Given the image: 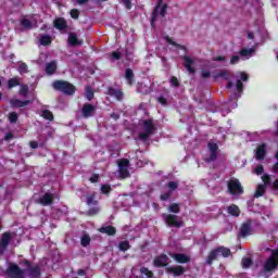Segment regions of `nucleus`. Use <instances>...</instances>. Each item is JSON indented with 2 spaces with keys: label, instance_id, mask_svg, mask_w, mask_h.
Instances as JSON below:
<instances>
[{
  "label": "nucleus",
  "instance_id": "nucleus-1",
  "mask_svg": "<svg viewBox=\"0 0 278 278\" xmlns=\"http://www.w3.org/2000/svg\"><path fill=\"white\" fill-rule=\"evenodd\" d=\"M155 123L153 119H143L139 124V138L140 140H149L156 131Z\"/></svg>",
  "mask_w": 278,
  "mask_h": 278
},
{
  "label": "nucleus",
  "instance_id": "nucleus-2",
  "mask_svg": "<svg viewBox=\"0 0 278 278\" xmlns=\"http://www.w3.org/2000/svg\"><path fill=\"white\" fill-rule=\"evenodd\" d=\"M240 79H237L235 85H233V83H228L226 86V88H228V90H230V92L232 94V99H238V97H240V94L242 92V81H249V75H247V73H244V72H241Z\"/></svg>",
  "mask_w": 278,
  "mask_h": 278
},
{
  "label": "nucleus",
  "instance_id": "nucleus-3",
  "mask_svg": "<svg viewBox=\"0 0 278 278\" xmlns=\"http://www.w3.org/2000/svg\"><path fill=\"white\" fill-rule=\"evenodd\" d=\"M54 90H59L64 94H75V86L73 84L65 81V80H55L52 84Z\"/></svg>",
  "mask_w": 278,
  "mask_h": 278
},
{
  "label": "nucleus",
  "instance_id": "nucleus-4",
  "mask_svg": "<svg viewBox=\"0 0 278 278\" xmlns=\"http://www.w3.org/2000/svg\"><path fill=\"white\" fill-rule=\"evenodd\" d=\"M231 255V251L227 248H218L215 251H212L207 257V264H212L214 260L217 257H229Z\"/></svg>",
  "mask_w": 278,
  "mask_h": 278
},
{
  "label": "nucleus",
  "instance_id": "nucleus-5",
  "mask_svg": "<svg viewBox=\"0 0 278 278\" xmlns=\"http://www.w3.org/2000/svg\"><path fill=\"white\" fill-rule=\"evenodd\" d=\"M164 0H159V3L155 8V10L152 13V25L153 23H155V21H157V17L161 16L162 18H164V16H166V10L168 8V5L163 4Z\"/></svg>",
  "mask_w": 278,
  "mask_h": 278
},
{
  "label": "nucleus",
  "instance_id": "nucleus-6",
  "mask_svg": "<svg viewBox=\"0 0 278 278\" xmlns=\"http://www.w3.org/2000/svg\"><path fill=\"white\" fill-rule=\"evenodd\" d=\"M14 238V233L12 232H4L0 238V255H3L5 253L8 247L10 245V242H12V239Z\"/></svg>",
  "mask_w": 278,
  "mask_h": 278
},
{
  "label": "nucleus",
  "instance_id": "nucleus-7",
  "mask_svg": "<svg viewBox=\"0 0 278 278\" xmlns=\"http://www.w3.org/2000/svg\"><path fill=\"white\" fill-rule=\"evenodd\" d=\"M278 266V250L271 252V256L265 262L264 269L267 271L275 270Z\"/></svg>",
  "mask_w": 278,
  "mask_h": 278
},
{
  "label": "nucleus",
  "instance_id": "nucleus-8",
  "mask_svg": "<svg viewBox=\"0 0 278 278\" xmlns=\"http://www.w3.org/2000/svg\"><path fill=\"white\" fill-rule=\"evenodd\" d=\"M163 218L169 227H184V222H181L177 215L163 214Z\"/></svg>",
  "mask_w": 278,
  "mask_h": 278
},
{
  "label": "nucleus",
  "instance_id": "nucleus-9",
  "mask_svg": "<svg viewBox=\"0 0 278 278\" xmlns=\"http://www.w3.org/2000/svg\"><path fill=\"white\" fill-rule=\"evenodd\" d=\"M7 275L10 278H25V270L20 269L16 264H12L7 269Z\"/></svg>",
  "mask_w": 278,
  "mask_h": 278
},
{
  "label": "nucleus",
  "instance_id": "nucleus-10",
  "mask_svg": "<svg viewBox=\"0 0 278 278\" xmlns=\"http://www.w3.org/2000/svg\"><path fill=\"white\" fill-rule=\"evenodd\" d=\"M228 190L230 194H242V192H244V190L242 189V185L240 184V180L236 178H232L228 182Z\"/></svg>",
  "mask_w": 278,
  "mask_h": 278
},
{
  "label": "nucleus",
  "instance_id": "nucleus-11",
  "mask_svg": "<svg viewBox=\"0 0 278 278\" xmlns=\"http://www.w3.org/2000/svg\"><path fill=\"white\" fill-rule=\"evenodd\" d=\"M262 180L264 181L265 185L257 186L256 191L254 193L255 199H260V197H264V193L266 192V186L270 184V176L263 175Z\"/></svg>",
  "mask_w": 278,
  "mask_h": 278
},
{
  "label": "nucleus",
  "instance_id": "nucleus-12",
  "mask_svg": "<svg viewBox=\"0 0 278 278\" xmlns=\"http://www.w3.org/2000/svg\"><path fill=\"white\" fill-rule=\"evenodd\" d=\"M84 118H90L97 114V108L90 103H85L81 109Z\"/></svg>",
  "mask_w": 278,
  "mask_h": 278
},
{
  "label": "nucleus",
  "instance_id": "nucleus-13",
  "mask_svg": "<svg viewBox=\"0 0 278 278\" xmlns=\"http://www.w3.org/2000/svg\"><path fill=\"white\" fill-rule=\"evenodd\" d=\"M118 166L121 177H123V179L129 177V161L127 159H123L118 162Z\"/></svg>",
  "mask_w": 278,
  "mask_h": 278
},
{
  "label": "nucleus",
  "instance_id": "nucleus-14",
  "mask_svg": "<svg viewBox=\"0 0 278 278\" xmlns=\"http://www.w3.org/2000/svg\"><path fill=\"white\" fill-rule=\"evenodd\" d=\"M170 257L175 260L178 264H188L190 263V256L182 253H173L170 254Z\"/></svg>",
  "mask_w": 278,
  "mask_h": 278
},
{
  "label": "nucleus",
  "instance_id": "nucleus-15",
  "mask_svg": "<svg viewBox=\"0 0 278 278\" xmlns=\"http://www.w3.org/2000/svg\"><path fill=\"white\" fill-rule=\"evenodd\" d=\"M166 270L167 273L174 275V277H181V275L186 273V268H184L182 266L167 267Z\"/></svg>",
  "mask_w": 278,
  "mask_h": 278
},
{
  "label": "nucleus",
  "instance_id": "nucleus-16",
  "mask_svg": "<svg viewBox=\"0 0 278 278\" xmlns=\"http://www.w3.org/2000/svg\"><path fill=\"white\" fill-rule=\"evenodd\" d=\"M38 203H40V205H51V203H53V194L52 193H46L42 197L39 198Z\"/></svg>",
  "mask_w": 278,
  "mask_h": 278
},
{
  "label": "nucleus",
  "instance_id": "nucleus-17",
  "mask_svg": "<svg viewBox=\"0 0 278 278\" xmlns=\"http://www.w3.org/2000/svg\"><path fill=\"white\" fill-rule=\"evenodd\" d=\"M68 45H71V47H79L83 45V41L77 38V34L71 33L68 35Z\"/></svg>",
  "mask_w": 278,
  "mask_h": 278
},
{
  "label": "nucleus",
  "instance_id": "nucleus-18",
  "mask_svg": "<svg viewBox=\"0 0 278 278\" xmlns=\"http://www.w3.org/2000/svg\"><path fill=\"white\" fill-rule=\"evenodd\" d=\"M265 155H266V144L258 146L255 152V159L264 160Z\"/></svg>",
  "mask_w": 278,
  "mask_h": 278
},
{
  "label": "nucleus",
  "instance_id": "nucleus-19",
  "mask_svg": "<svg viewBox=\"0 0 278 278\" xmlns=\"http://www.w3.org/2000/svg\"><path fill=\"white\" fill-rule=\"evenodd\" d=\"M12 108H25V105H29V103H31V101L29 100H25V101H21L18 99H12L10 101Z\"/></svg>",
  "mask_w": 278,
  "mask_h": 278
},
{
  "label": "nucleus",
  "instance_id": "nucleus-20",
  "mask_svg": "<svg viewBox=\"0 0 278 278\" xmlns=\"http://www.w3.org/2000/svg\"><path fill=\"white\" fill-rule=\"evenodd\" d=\"M154 266H168V256L161 255L154 260Z\"/></svg>",
  "mask_w": 278,
  "mask_h": 278
},
{
  "label": "nucleus",
  "instance_id": "nucleus-21",
  "mask_svg": "<svg viewBox=\"0 0 278 278\" xmlns=\"http://www.w3.org/2000/svg\"><path fill=\"white\" fill-rule=\"evenodd\" d=\"M208 150L211 151V156L207 162H214L216 160V151H218V146L216 143H208Z\"/></svg>",
  "mask_w": 278,
  "mask_h": 278
},
{
  "label": "nucleus",
  "instance_id": "nucleus-22",
  "mask_svg": "<svg viewBox=\"0 0 278 278\" xmlns=\"http://www.w3.org/2000/svg\"><path fill=\"white\" fill-rule=\"evenodd\" d=\"M55 71H58V63L55 61H52L46 65L47 75H53Z\"/></svg>",
  "mask_w": 278,
  "mask_h": 278
},
{
  "label": "nucleus",
  "instance_id": "nucleus-23",
  "mask_svg": "<svg viewBox=\"0 0 278 278\" xmlns=\"http://www.w3.org/2000/svg\"><path fill=\"white\" fill-rule=\"evenodd\" d=\"M192 64H194V60H192L190 56H185V66L188 73H194V68L192 67Z\"/></svg>",
  "mask_w": 278,
  "mask_h": 278
},
{
  "label": "nucleus",
  "instance_id": "nucleus-24",
  "mask_svg": "<svg viewBox=\"0 0 278 278\" xmlns=\"http://www.w3.org/2000/svg\"><path fill=\"white\" fill-rule=\"evenodd\" d=\"M54 27L56 29H66V20L59 17L54 21Z\"/></svg>",
  "mask_w": 278,
  "mask_h": 278
},
{
  "label": "nucleus",
  "instance_id": "nucleus-25",
  "mask_svg": "<svg viewBox=\"0 0 278 278\" xmlns=\"http://www.w3.org/2000/svg\"><path fill=\"white\" fill-rule=\"evenodd\" d=\"M101 233H106L108 236H114L116 233V228L112 226H105L100 228Z\"/></svg>",
  "mask_w": 278,
  "mask_h": 278
},
{
  "label": "nucleus",
  "instance_id": "nucleus-26",
  "mask_svg": "<svg viewBox=\"0 0 278 278\" xmlns=\"http://www.w3.org/2000/svg\"><path fill=\"white\" fill-rule=\"evenodd\" d=\"M21 25L23 26L24 29H31V27H34L35 23L31 22V20H29L27 17H23L21 20Z\"/></svg>",
  "mask_w": 278,
  "mask_h": 278
},
{
  "label": "nucleus",
  "instance_id": "nucleus-27",
  "mask_svg": "<svg viewBox=\"0 0 278 278\" xmlns=\"http://www.w3.org/2000/svg\"><path fill=\"white\" fill-rule=\"evenodd\" d=\"M28 277L29 278H38L40 277V267L36 266L30 269H28Z\"/></svg>",
  "mask_w": 278,
  "mask_h": 278
},
{
  "label": "nucleus",
  "instance_id": "nucleus-28",
  "mask_svg": "<svg viewBox=\"0 0 278 278\" xmlns=\"http://www.w3.org/2000/svg\"><path fill=\"white\" fill-rule=\"evenodd\" d=\"M241 236L243 238H247V236H251V225L249 224H243L241 226Z\"/></svg>",
  "mask_w": 278,
  "mask_h": 278
},
{
  "label": "nucleus",
  "instance_id": "nucleus-29",
  "mask_svg": "<svg viewBox=\"0 0 278 278\" xmlns=\"http://www.w3.org/2000/svg\"><path fill=\"white\" fill-rule=\"evenodd\" d=\"M254 53H255V49H253V48H250V49H242V50L240 51V55H241L242 58H247V59L251 58V55H253Z\"/></svg>",
  "mask_w": 278,
  "mask_h": 278
},
{
  "label": "nucleus",
  "instance_id": "nucleus-30",
  "mask_svg": "<svg viewBox=\"0 0 278 278\" xmlns=\"http://www.w3.org/2000/svg\"><path fill=\"white\" fill-rule=\"evenodd\" d=\"M125 78L127 80V84H129V86L134 84V71H131V68L126 70Z\"/></svg>",
  "mask_w": 278,
  "mask_h": 278
},
{
  "label": "nucleus",
  "instance_id": "nucleus-31",
  "mask_svg": "<svg viewBox=\"0 0 278 278\" xmlns=\"http://www.w3.org/2000/svg\"><path fill=\"white\" fill-rule=\"evenodd\" d=\"M227 211L231 216H240V208L233 204L228 206Z\"/></svg>",
  "mask_w": 278,
  "mask_h": 278
},
{
  "label": "nucleus",
  "instance_id": "nucleus-32",
  "mask_svg": "<svg viewBox=\"0 0 278 278\" xmlns=\"http://www.w3.org/2000/svg\"><path fill=\"white\" fill-rule=\"evenodd\" d=\"M214 79H229V72L223 71L214 76Z\"/></svg>",
  "mask_w": 278,
  "mask_h": 278
},
{
  "label": "nucleus",
  "instance_id": "nucleus-33",
  "mask_svg": "<svg viewBox=\"0 0 278 278\" xmlns=\"http://www.w3.org/2000/svg\"><path fill=\"white\" fill-rule=\"evenodd\" d=\"M168 212H170L172 214H179V212H180L179 204L174 203V204L169 205Z\"/></svg>",
  "mask_w": 278,
  "mask_h": 278
},
{
  "label": "nucleus",
  "instance_id": "nucleus-34",
  "mask_svg": "<svg viewBox=\"0 0 278 278\" xmlns=\"http://www.w3.org/2000/svg\"><path fill=\"white\" fill-rule=\"evenodd\" d=\"M40 45L47 46L51 42V37L49 35H42L39 39Z\"/></svg>",
  "mask_w": 278,
  "mask_h": 278
},
{
  "label": "nucleus",
  "instance_id": "nucleus-35",
  "mask_svg": "<svg viewBox=\"0 0 278 278\" xmlns=\"http://www.w3.org/2000/svg\"><path fill=\"white\" fill-rule=\"evenodd\" d=\"M17 71H18L20 75H25V73H27V64L20 62Z\"/></svg>",
  "mask_w": 278,
  "mask_h": 278
},
{
  "label": "nucleus",
  "instance_id": "nucleus-36",
  "mask_svg": "<svg viewBox=\"0 0 278 278\" xmlns=\"http://www.w3.org/2000/svg\"><path fill=\"white\" fill-rule=\"evenodd\" d=\"M41 116L46 118V121H53V113L49 110L42 111Z\"/></svg>",
  "mask_w": 278,
  "mask_h": 278
},
{
  "label": "nucleus",
  "instance_id": "nucleus-37",
  "mask_svg": "<svg viewBox=\"0 0 278 278\" xmlns=\"http://www.w3.org/2000/svg\"><path fill=\"white\" fill-rule=\"evenodd\" d=\"M110 93L117 99V101H123V93L121 90H111Z\"/></svg>",
  "mask_w": 278,
  "mask_h": 278
},
{
  "label": "nucleus",
  "instance_id": "nucleus-38",
  "mask_svg": "<svg viewBox=\"0 0 278 278\" xmlns=\"http://www.w3.org/2000/svg\"><path fill=\"white\" fill-rule=\"evenodd\" d=\"M28 93H29V87L27 85H22L20 88L21 97H27Z\"/></svg>",
  "mask_w": 278,
  "mask_h": 278
},
{
  "label": "nucleus",
  "instance_id": "nucleus-39",
  "mask_svg": "<svg viewBox=\"0 0 278 278\" xmlns=\"http://www.w3.org/2000/svg\"><path fill=\"white\" fill-rule=\"evenodd\" d=\"M119 251H129V241H122L118 244Z\"/></svg>",
  "mask_w": 278,
  "mask_h": 278
},
{
  "label": "nucleus",
  "instance_id": "nucleus-40",
  "mask_svg": "<svg viewBox=\"0 0 278 278\" xmlns=\"http://www.w3.org/2000/svg\"><path fill=\"white\" fill-rule=\"evenodd\" d=\"M18 78H11L8 83L9 88H16V86H18Z\"/></svg>",
  "mask_w": 278,
  "mask_h": 278
},
{
  "label": "nucleus",
  "instance_id": "nucleus-41",
  "mask_svg": "<svg viewBox=\"0 0 278 278\" xmlns=\"http://www.w3.org/2000/svg\"><path fill=\"white\" fill-rule=\"evenodd\" d=\"M178 186L179 184H177L176 181H169L167 184V188L169 189V192L177 190Z\"/></svg>",
  "mask_w": 278,
  "mask_h": 278
},
{
  "label": "nucleus",
  "instance_id": "nucleus-42",
  "mask_svg": "<svg viewBox=\"0 0 278 278\" xmlns=\"http://www.w3.org/2000/svg\"><path fill=\"white\" fill-rule=\"evenodd\" d=\"M140 273L141 275H146V277H153V271L149 270L147 267H141Z\"/></svg>",
  "mask_w": 278,
  "mask_h": 278
},
{
  "label": "nucleus",
  "instance_id": "nucleus-43",
  "mask_svg": "<svg viewBox=\"0 0 278 278\" xmlns=\"http://www.w3.org/2000/svg\"><path fill=\"white\" fill-rule=\"evenodd\" d=\"M88 244H90V236L84 235L81 237V245L83 247H88Z\"/></svg>",
  "mask_w": 278,
  "mask_h": 278
},
{
  "label": "nucleus",
  "instance_id": "nucleus-44",
  "mask_svg": "<svg viewBox=\"0 0 278 278\" xmlns=\"http://www.w3.org/2000/svg\"><path fill=\"white\" fill-rule=\"evenodd\" d=\"M94 193H92V194H89L88 197H87V204H89V205H97V200H94Z\"/></svg>",
  "mask_w": 278,
  "mask_h": 278
},
{
  "label": "nucleus",
  "instance_id": "nucleus-45",
  "mask_svg": "<svg viewBox=\"0 0 278 278\" xmlns=\"http://www.w3.org/2000/svg\"><path fill=\"white\" fill-rule=\"evenodd\" d=\"M86 97L88 101H92V99H94V93L92 92V89H90V87L86 88Z\"/></svg>",
  "mask_w": 278,
  "mask_h": 278
},
{
  "label": "nucleus",
  "instance_id": "nucleus-46",
  "mask_svg": "<svg viewBox=\"0 0 278 278\" xmlns=\"http://www.w3.org/2000/svg\"><path fill=\"white\" fill-rule=\"evenodd\" d=\"M112 191V187L110 185H102L101 186V192L102 194H108Z\"/></svg>",
  "mask_w": 278,
  "mask_h": 278
},
{
  "label": "nucleus",
  "instance_id": "nucleus-47",
  "mask_svg": "<svg viewBox=\"0 0 278 278\" xmlns=\"http://www.w3.org/2000/svg\"><path fill=\"white\" fill-rule=\"evenodd\" d=\"M251 264H253V261H251L250 257H244V258L242 260V266H243V268H249V266H251Z\"/></svg>",
  "mask_w": 278,
  "mask_h": 278
},
{
  "label": "nucleus",
  "instance_id": "nucleus-48",
  "mask_svg": "<svg viewBox=\"0 0 278 278\" xmlns=\"http://www.w3.org/2000/svg\"><path fill=\"white\" fill-rule=\"evenodd\" d=\"M9 121L10 123H16V121H18V115L16 114V112H12L9 114Z\"/></svg>",
  "mask_w": 278,
  "mask_h": 278
},
{
  "label": "nucleus",
  "instance_id": "nucleus-49",
  "mask_svg": "<svg viewBox=\"0 0 278 278\" xmlns=\"http://www.w3.org/2000/svg\"><path fill=\"white\" fill-rule=\"evenodd\" d=\"M70 14H71L72 18H75V20L79 18V10H77V9H73L70 12Z\"/></svg>",
  "mask_w": 278,
  "mask_h": 278
},
{
  "label": "nucleus",
  "instance_id": "nucleus-50",
  "mask_svg": "<svg viewBox=\"0 0 278 278\" xmlns=\"http://www.w3.org/2000/svg\"><path fill=\"white\" fill-rule=\"evenodd\" d=\"M121 3L127 8V10H131V0H119Z\"/></svg>",
  "mask_w": 278,
  "mask_h": 278
},
{
  "label": "nucleus",
  "instance_id": "nucleus-51",
  "mask_svg": "<svg viewBox=\"0 0 278 278\" xmlns=\"http://www.w3.org/2000/svg\"><path fill=\"white\" fill-rule=\"evenodd\" d=\"M170 194H172L170 191H168V192H166V193H163V194L161 195V201H168V199H170Z\"/></svg>",
  "mask_w": 278,
  "mask_h": 278
},
{
  "label": "nucleus",
  "instance_id": "nucleus-52",
  "mask_svg": "<svg viewBox=\"0 0 278 278\" xmlns=\"http://www.w3.org/2000/svg\"><path fill=\"white\" fill-rule=\"evenodd\" d=\"M255 175H262V173H264V166L258 165L255 169H254Z\"/></svg>",
  "mask_w": 278,
  "mask_h": 278
},
{
  "label": "nucleus",
  "instance_id": "nucleus-53",
  "mask_svg": "<svg viewBox=\"0 0 278 278\" xmlns=\"http://www.w3.org/2000/svg\"><path fill=\"white\" fill-rule=\"evenodd\" d=\"M89 181H91V184H97V182L99 181V175L93 174V175L90 177Z\"/></svg>",
  "mask_w": 278,
  "mask_h": 278
},
{
  "label": "nucleus",
  "instance_id": "nucleus-54",
  "mask_svg": "<svg viewBox=\"0 0 278 278\" xmlns=\"http://www.w3.org/2000/svg\"><path fill=\"white\" fill-rule=\"evenodd\" d=\"M238 62H240V58L238 55H233L230 59V64H238Z\"/></svg>",
  "mask_w": 278,
  "mask_h": 278
},
{
  "label": "nucleus",
  "instance_id": "nucleus-55",
  "mask_svg": "<svg viewBox=\"0 0 278 278\" xmlns=\"http://www.w3.org/2000/svg\"><path fill=\"white\" fill-rule=\"evenodd\" d=\"M157 101H159V103H161V105H166V103H167V100L164 97H159Z\"/></svg>",
  "mask_w": 278,
  "mask_h": 278
},
{
  "label": "nucleus",
  "instance_id": "nucleus-56",
  "mask_svg": "<svg viewBox=\"0 0 278 278\" xmlns=\"http://www.w3.org/2000/svg\"><path fill=\"white\" fill-rule=\"evenodd\" d=\"M90 216H94V214H99V207L89 210Z\"/></svg>",
  "mask_w": 278,
  "mask_h": 278
},
{
  "label": "nucleus",
  "instance_id": "nucleus-57",
  "mask_svg": "<svg viewBox=\"0 0 278 278\" xmlns=\"http://www.w3.org/2000/svg\"><path fill=\"white\" fill-rule=\"evenodd\" d=\"M210 75H211L210 71H202L203 79H207V77H210Z\"/></svg>",
  "mask_w": 278,
  "mask_h": 278
},
{
  "label": "nucleus",
  "instance_id": "nucleus-58",
  "mask_svg": "<svg viewBox=\"0 0 278 278\" xmlns=\"http://www.w3.org/2000/svg\"><path fill=\"white\" fill-rule=\"evenodd\" d=\"M29 146L31 149H38V141H30Z\"/></svg>",
  "mask_w": 278,
  "mask_h": 278
},
{
  "label": "nucleus",
  "instance_id": "nucleus-59",
  "mask_svg": "<svg viewBox=\"0 0 278 278\" xmlns=\"http://www.w3.org/2000/svg\"><path fill=\"white\" fill-rule=\"evenodd\" d=\"M112 58H113L114 60H121V54H119V52H113V53H112Z\"/></svg>",
  "mask_w": 278,
  "mask_h": 278
},
{
  "label": "nucleus",
  "instance_id": "nucleus-60",
  "mask_svg": "<svg viewBox=\"0 0 278 278\" xmlns=\"http://www.w3.org/2000/svg\"><path fill=\"white\" fill-rule=\"evenodd\" d=\"M170 81H172V86H179V80H177L176 77H173Z\"/></svg>",
  "mask_w": 278,
  "mask_h": 278
},
{
  "label": "nucleus",
  "instance_id": "nucleus-61",
  "mask_svg": "<svg viewBox=\"0 0 278 278\" xmlns=\"http://www.w3.org/2000/svg\"><path fill=\"white\" fill-rule=\"evenodd\" d=\"M78 276L86 278V270L84 269L78 270Z\"/></svg>",
  "mask_w": 278,
  "mask_h": 278
},
{
  "label": "nucleus",
  "instance_id": "nucleus-62",
  "mask_svg": "<svg viewBox=\"0 0 278 278\" xmlns=\"http://www.w3.org/2000/svg\"><path fill=\"white\" fill-rule=\"evenodd\" d=\"M225 108H227V106L224 105V108L222 109L223 116H225V114H229V110H226Z\"/></svg>",
  "mask_w": 278,
  "mask_h": 278
},
{
  "label": "nucleus",
  "instance_id": "nucleus-63",
  "mask_svg": "<svg viewBox=\"0 0 278 278\" xmlns=\"http://www.w3.org/2000/svg\"><path fill=\"white\" fill-rule=\"evenodd\" d=\"M273 188H274V190H278V180H276V181L273 184Z\"/></svg>",
  "mask_w": 278,
  "mask_h": 278
},
{
  "label": "nucleus",
  "instance_id": "nucleus-64",
  "mask_svg": "<svg viewBox=\"0 0 278 278\" xmlns=\"http://www.w3.org/2000/svg\"><path fill=\"white\" fill-rule=\"evenodd\" d=\"M273 170H274V173H278V162L274 165Z\"/></svg>",
  "mask_w": 278,
  "mask_h": 278
}]
</instances>
